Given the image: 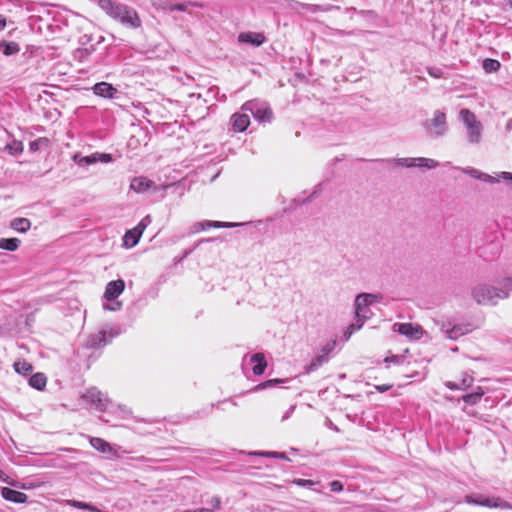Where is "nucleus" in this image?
I'll list each match as a JSON object with an SVG mask.
<instances>
[{
  "mask_svg": "<svg viewBox=\"0 0 512 512\" xmlns=\"http://www.w3.org/2000/svg\"><path fill=\"white\" fill-rule=\"evenodd\" d=\"M96 154L98 155L99 161H101V162L108 163L112 160V157L110 154H105V153H96Z\"/></svg>",
  "mask_w": 512,
  "mask_h": 512,
  "instance_id": "47",
  "label": "nucleus"
},
{
  "mask_svg": "<svg viewBox=\"0 0 512 512\" xmlns=\"http://www.w3.org/2000/svg\"><path fill=\"white\" fill-rule=\"evenodd\" d=\"M251 362L255 363L253 373L257 376L262 375L267 366V362L263 353H255L251 357Z\"/></svg>",
  "mask_w": 512,
  "mask_h": 512,
  "instance_id": "22",
  "label": "nucleus"
},
{
  "mask_svg": "<svg viewBox=\"0 0 512 512\" xmlns=\"http://www.w3.org/2000/svg\"><path fill=\"white\" fill-rule=\"evenodd\" d=\"M90 444L93 448H95L96 450H98L102 453L116 456V452L113 449V447L108 442H106L105 440H103L101 438H98V437L91 438Z\"/></svg>",
  "mask_w": 512,
  "mask_h": 512,
  "instance_id": "21",
  "label": "nucleus"
},
{
  "mask_svg": "<svg viewBox=\"0 0 512 512\" xmlns=\"http://www.w3.org/2000/svg\"><path fill=\"white\" fill-rule=\"evenodd\" d=\"M120 334L119 327H109L108 329L101 330L91 335L87 340V347L89 348H101L107 345L114 337Z\"/></svg>",
  "mask_w": 512,
  "mask_h": 512,
  "instance_id": "7",
  "label": "nucleus"
},
{
  "mask_svg": "<svg viewBox=\"0 0 512 512\" xmlns=\"http://www.w3.org/2000/svg\"><path fill=\"white\" fill-rule=\"evenodd\" d=\"M105 308L109 310H116V305H113V307L105 306Z\"/></svg>",
  "mask_w": 512,
  "mask_h": 512,
  "instance_id": "58",
  "label": "nucleus"
},
{
  "mask_svg": "<svg viewBox=\"0 0 512 512\" xmlns=\"http://www.w3.org/2000/svg\"><path fill=\"white\" fill-rule=\"evenodd\" d=\"M105 308L109 310H116V305H113V307L105 306Z\"/></svg>",
  "mask_w": 512,
  "mask_h": 512,
  "instance_id": "59",
  "label": "nucleus"
},
{
  "mask_svg": "<svg viewBox=\"0 0 512 512\" xmlns=\"http://www.w3.org/2000/svg\"><path fill=\"white\" fill-rule=\"evenodd\" d=\"M98 5L108 16L122 25L133 29L141 27L142 22L135 9L113 0H99Z\"/></svg>",
  "mask_w": 512,
  "mask_h": 512,
  "instance_id": "1",
  "label": "nucleus"
},
{
  "mask_svg": "<svg viewBox=\"0 0 512 512\" xmlns=\"http://www.w3.org/2000/svg\"><path fill=\"white\" fill-rule=\"evenodd\" d=\"M296 406L295 405H291L289 407V409L284 413V415L282 416V419L281 421H286L287 419H289L291 417V415L293 414L294 410H295Z\"/></svg>",
  "mask_w": 512,
  "mask_h": 512,
  "instance_id": "48",
  "label": "nucleus"
},
{
  "mask_svg": "<svg viewBox=\"0 0 512 512\" xmlns=\"http://www.w3.org/2000/svg\"><path fill=\"white\" fill-rule=\"evenodd\" d=\"M394 331L399 332L410 339H420L423 335V330L420 325H414L412 323H395L393 325Z\"/></svg>",
  "mask_w": 512,
  "mask_h": 512,
  "instance_id": "12",
  "label": "nucleus"
},
{
  "mask_svg": "<svg viewBox=\"0 0 512 512\" xmlns=\"http://www.w3.org/2000/svg\"><path fill=\"white\" fill-rule=\"evenodd\" d=\"M330 489L333 492H341L343 490V484L340 481L334 480L330 483Z\"/></svg>",
  "mask_w": 512,
  "mask_h": 512,
  "instance_id": "45",
  "label": "nucleus"
},
{
  "mask_svg": "<svg viewBox=\"0 0 512 512\" xmlns=\"http://www.w3.org/2000/svg\"><path fill=\"white\" fill-rule=\"evenodd\" d=\"M505 287L507 288L508 293L510 294V291H512V278L511 277L505 278Z\"/></svg>",
  "mask_w": 512,
  "mask_h": 512,
  "instance_id": "50",
  "label": "nucleus"
},
{
  "mask_svg": "<svg viewBox=\"0 0 512 512\" xmlns=\"http://www.w3.org/2000/svg\"><path fill=\"white\" fill-rule=\"evenodd\" d=\"M183 512H202L201 509H187V510H184Z\"/></svg>",
  "mask_w": 512,
  "mask_h": 512,
  "instance_id": "55",
  "label": "nucleus"
},
{
  "mask_svg": "<svg viewBox=\"0 0 512 512\" xmlns=\"http://www.w3.org/2000/svg\"><path fill=\"white\" fill-rule=\"evenodd\" d=\"M280 382H281V380H279V379H271V380L266 381V382L263 384V387L273 386V385H275V384H277V383H280Z\"/></svg>",
  "mask_w": 512,
  "mask_h": 512,
  "instance_id": "51",
  "label": "nucleus"
},
{
  "mask_svg": "<svg viewBox=\"0 0 512 512\" xmlns=\"http://www.w3.org/2000/svg\"><path fill=\"white\" fill-rule=\"evenodd\" d=\"M459 117L467 130V140L470 144H478L482 138L483 125L469 109H461Z\"/></svg>",
  "mask_w": 512,
  "mask_h": 512,
  "instance_id": "3",
  "label": "nucleus"
},
{
  "mask_svg": "<svg viewBox=\"0 0 512 512\" xmlns=\"http://www.w3.org/2000/svg\"><path fill=\"white\" fill-rule=\"evenodd\" d=\"M72 505L78 509H82V510H88L90 512H102L100 509H98L96 506L92 505V504H89V503H86V502H81V501H73L72 502Z\"/></svg>",
  "mask_w": 512,
  "mask_h": 512,
  "instance_id": "37",
  "label": "nucleus"
},
{
  "mask_svg": "<svg viewBox=\"0 0 512 512\" xmlns=\"http://www.w3.org/2000/svg\"><path fill=\"white\" fill-rule=\"evenodd\" d=\"M230 122L235 132H244L250 124V119L247 114L235 113L231 116Z\"/></svg>",
  "mask_w": 512,
  "mask_h": 512,
  "instance_id": "17",
  "label": "nucleus"
},
{
  "mask_svg": "<svg viewBox=\"0 0 512 512\" xmlns=\"http://www.w3.org/2000/svg\"><path fill=\"white\" fill-rule=\"evenodd\" d=\"M125 288V282L122 279H118L115 281H110L106 285V289L104 292V297L108 301H112L116 299L119 295L122 294Z\"/></svg>",
  "mask_w": 512,
  "mask_h": 512,
  "instance_id": "13",
  "label": "nucleus"
},
{
  "mask_svg": "<svg viewBox=\"0 0 512 512\" xmlns=\"http://www.w3.org/2000/svg\"><path fill=\"white\" fill-rule=\"evenodd\" d=\"M483 395L484 390L481 387H477L474 392L463 395L462 400L469 405H475L481 400Z\"/></svg>",
  "mask_w": 512,
  "mask_h": 512,
  "instance_id": "29",
  "label": "nucleus"
},
{
  "mask_svg": "<svg viewBox=\"0 0 512 512\" xmlns=\"http://www.w3.org/2000/svg\"><path fill=\"white\" fill-rule=\"evenodd\" d=\"M471 298L480 306H496L500 301L509 297L505 287V279L497 287L487 283H479L471 288Z\"/></svg>",
  "mask_w": 512,
  "mask_h": 512,
  "instance_id": "2",
  "label": "nucleus"
},
{
  "mask_svg": "<svg viewBox=\"0 0 512 512\" xmlns=\"http://www.w3.org/2000/svg\"><path fill=\"white\" fill-rule=\"evenodd\" d=\"M21 244L18 238H0V249L16 251Z\"/></svg>",
  "mask_w": 512,
  "mask_h": 512,
  "instance_id": "30",
  "label": "nucleus"
},
{
  "mask_svg": "<svg viewBox=\"0 0 512 512\" xmlns=\"http://www.w3.org/2000/svg\"><path fill=\"white\" fill-rule=\"evenodd\" d=\"M47 378L43 373H36L29 379V385L37 390H43L46 386Z\"/></svg>",
  "mask_w": 512,
  "mask_h": 512,
  "instance_id": "28",
  "label": "nucleus"
},
{
  "mask_svg": "<svg viewBox=\"0 0 512 512\" xmlns=\"http://www.w3.org/2000/svg\"><path fill=\"white\" fill-rule=\"evenodd\" d=\"M242 110L250 112L259 122H271L273 112L269 105L260 100H250L243 104Z\"/></svg>",
  "mask_w": 512,
  "mask_h": 512,
  "instance_id": "6",
  "label": "nucleus"
},
{
  "mask_svg": "<svg viewBox=\"0 0 512 512\" xmlns=\"http://www.w3.org/2000/svg\"><path fill=\"white\" fill-rule=\"evenodd\" d=\"M392 161H394L397 165L402 166V167H407V168L415 167V163H414L415 161H414V158H412V157L397 158V159H393Z\"/></svg>",
  "mask_w": 512,
  "mask_h": 512,
  "instance_id": "38",
  "label": "nucleus"
},
{
  "mask_svg": "<svg viewBox=\"0 0 512 512\" xmlns=\"http://www.w3.org/2000/svg\"><path fill=\"white\" fill-rule=\"evenodd\" d=\"M414 161L415 167L418 168L434 169L439 166V162L431 158L416 157Z\"/></svg>",
  "mask_w": 512,
  "mask_h": 512,
  "instance_id": "31",
  "label": "nucleus"
},
{
  "mask_svg": "<svg viewBox=\"0 0 512 512\" xmlns=\"http://www.w3.org/2000/svg\"><path fill=\"white\" fill-rule=\"evenodd\" d=\"M469 504L484 506L488 508H498L502 510H512V504L500 497H481L474 498L471 495H467L465 498Z\"/></svg>",
  "mask_w": 512,
  "mask_h": 512,
  "instance_id": "9",
  "label": "nucleus"
},
{
  "mask_svg": "<svg viewBox=\"0 0 512 512\" xmlns=\"http://www.w3.org/2000/svg\"><path fill=\"white\" fill-rule=\"evenodd\" d=\"M0 479L5 482V483H8L10 485H13L15 486V482L14 481H10L9 478L7 476H5L3 473H2V476H0Z\"/></svg>",
  "mask_w": 512,
  "mask_h": 512,
  "instance_id": "52",
  "label": "nucleus"
},
{
  "mask_svg": "<svg viewBox=\"0 0 512 512\" xmlns=\"http://www.w3.org/2000/svg\"><path fill=\"white\" fill-rule=\"evenodd\" d=\"M266 38L262 33L257 32H242L238 36L240 43L249 44L254 47H258L265 42Z\"/></svg>",
  "mask_w": 512,
  "mask_h": 512,
  "instance_id": "15",
  "label": "nucleus"
},
{
  "mask_svg": "<svg viewBox=\"0 0 512 512\" xmlns=\"http://www.w3.org/2000/svg\"><path fill=\"white\" fill-rule=\"evenodd\" d=\"M507 129H512V118L507 123Z\"/></svg>",
  "mask_w": 512,
  "mask_h": 512,
  "instance_id": "57",
  "label": "nucleus"
},
{
  "mask_svg": "<svg viewBox=\"0 0 512 512\" xmlns=\"http://www.w3.org/2000/svg\"><path fill=\"white\" fill-rule=\"evenodd\" d=\"M10 228L19 233H26L31 228V221L28 218H14L10 222Z\"/></svg>",
  "mask_w": 512,
  "mask_h": 512,
  "instance_id": "23",
  "label": "nucleus"
},
{
  "mask_svg": "<svg viewBox=\"0 0 512 512\" xmlns=\"http://www.w3.org/2000/svg\"><path fill=\"white\" fill-rule=\"evenodd\" d=\"M456 169L460 170L462 173H464L466 175H469L472 178H475V179H478L480 181L490 183V184L499 182V178H501L503 180H512L511 172L503 171V172L499 173L497 177H495V176L484 173V172H482L476 168H473V167H465V168L456 167Z\"/></svg>",
  "mask_w": 512,
  "mask_h": 512,
  "instance_id": "8",
  "label": "nucleus"
},
{
  "mask_svg": "<svg viewBox=\"0 0 512 512\" xmlns=\"http://www.w3.org/2000/svg\"><path fill=\"white\" fill-rule=\"evenodd\" d=\"M382 300L381 294H373V293H361L358 294L354 301V309L356 316H363L367 314V308L377 302Z\"/></svg>",
  "mask_w": 512,
  "mask_h": 512,
  "instance_id": "10",
  "label": "nucleus"
},
{
  "mask_svg": "<svg viewBox=\"0 0 512 512\" xmlns=\"http://www.w3.org/2000/svg\"><path fill=\"white\" fill-rule=\"evenodd\" d=\"M73 160L75 163L78 164V166L86 167V166L93 165V164L97 163L99 161V158H98V155L95 153L91 154L89 156H81L79 154H75L73 156Z\"/></svg>",
  "mask_w": 512,
  "mask_h": 512,
  "instance_id": "27",
  "label": "nucleus"
},
{
  "mask_svg": "<svg viewBox=\"0 0 512 512\" xmlns=\"http://www.w3.org/2000/svg\"><path fill=\"white\" fill-rule=\"evenodd\" d=\"M391 387H392L391 385H387V384L375 386L376 390L381 393L388 391L389 389H391Z\"/></svg>",
  "mask_w": 512,
  "mask_h": 512,
  "instance_id": "49",
  "label": "nucleus"
},
{
  "mask_svg": "<svg viewBox=\"0 0 512 512\" xmlns=\"http://www.w3.org/2000/svg\"><path fill=\"white\" fill-rule=\"evenodd\" d=\"M23 143L18 140H12L8 144H6L4 150L7 151L11 155H19L23 152Z\"/></svg>",
  "mask_w": 512,
  "mask_h": 512,
  "instance_id": "32",
  "label": "nucleus"
},
{
  "mask_svg": "<svg viewBox=\"0 0 512 512\" xmlns=\"http://www.w3.org/2000/svg\"><path fill=\"white\" fill-rule=\"evenodd\" d=\"M473 382H474L473 377L471 375H469L468 373H464L462 375L460 383H456L453 381H447V382H445V386L451 390H466L472 386Z\"/></svg>",
  "mask_w": 512,
  "mask_h": 512,
  "instance_id": "20",
  "label": "nucleus"
},
{
  "mask_svg": "<svg viewBox=\"0 0 512 512\" xmlns=\"http://www.w3.org/2000/svg\"><path fill=\"white\" fill-rule=\"evenodd\" d=\"M82 398L92 404L98 411H105L107 409L109 399L96 387L89 388Z\"/></svg>",
  "mask_w": 512,
  "mask_h": 512,
  "instance_id": "11",
  "label": "nucleus"
},
{
  "mask_svg": "<svg viewBox=\"0 0 512 512\" xmlns=\"http://www.w3.org/2000/svg\"><path fill=\"white\" fill-rule=\"evenodd\" d=\"M0 51L5 56H11V55H15V54L19 53L20 46L16 42H13V41L8 42L5 40H2V41H0Z\"/></svg>",
  "mask_w": 512,
  "mask_h": 512,
  "instance_id": "25",
  "label": "nucleus"
},
{
  "mask_svg": "<svg viewBox=\"0 0 512 512\" xmlns=\"http://www.w3.org/2000/svg\"><path fill=\"white\" fill-rule=\"evenodd\" d=\"M428 74L434 78H441L443 76V71L438 67H429Z\"/></svg>",
  "mask_w": 512,
  "mask_h": 512,
  "instance_id": "44",
  "label": "nucleus"
},
{
  "mask_svg": "<svg viewBox=\"0 0 512 512\" xmlns=\"http://www.w3.org/2000/svg\"><path fill=\"white\" fill-rule=\"evenodd\" d=\"M5 27H6V19L0 18V31L4 30Z\"/></svg>",
  "mask_w": 512,
  "mask_h": 512,
  "instance_id": "54",
  "label": "nucleus"
},
{
  "mask_svg": "<svg viewBox=\"0 0 512 512\" xmlns=\"http://www.w3.org/2000/svg\"><path fill=\"white\" fill-rule=\"evenodd\" d=\"M49 143V140L45 137L38 138L29 144V148L32 152H36L41 149L43 146H47Z\"/></svg>",
  "mask_w": 512,
  "mask_h": 512,
  "instance_id": "36",
  "label": "nucleus"
},
{
  "mask_svg": "<svg viewBox=\"0 0 512 512\" xmlns=\"http://www.w3.org/2000/svg\"><path fill=\"white\" fill-rule=\"evenodd\" d=\"M330 350H331V348H327L325 354L315 357L309 365V370L314 371V370L318 369L323 363L327 362L328 361L327 353Z\"/></svg>",
  "mask_w": 512,
  "mask_h": 512,
  "instance_id": "33",
  "label": "nucleus"
},
{
  "mask_svg": "<svg viewBox=\"0 0 512 512\" xmlns=\"http://www.w3.org/2000/svg\"><path fill=\"white\" fill-rule=\"evenodd\" d=\"M436 326L439 327L440 331L451 340H457L458 338L471 333L475 327L472 323H460L452 325L450 322L434 320Z\"/></svg>",
  "mask_w": 512,
  "mask_h": 512,
  "instance_id": "5",
  "label": "nucleus"
},
{
  "mask_svg": "<svg viewBox=\"0 0 512 512\" xmlns=\"http://www.w3.org/2000/svg\"><path fill=\"white\" fill-rule=\"evenodd\" d=\"M293 483L296 484L297 486L307 487V488H310L315 484L314 481L306 480V479H295L293 481Z\"/></svg>",
  "mask_w": 512,
  "mask_h": 512,
  "instance_id": "43",
  "label": "nucleus"
},
{
  "mask_svg": "<svg viewBox=\"0 0 512 512\" xmlns=\"http://www.w3.org/2000/svg\"><path fill=\"white\" fill-rule=\"evenodd\" d=\"M239 225H240L239 223H233V222H220V221L206 220V221L195 223L192 227V232L196 233L201 230H205V229L212 228V227L213 228H232V227H236Z\"/></svg>",
  "mask_w": 512,
  "mask_h": 512,
  "instance_id": "14",
  "label": "nucleus"
},
{
  "mask_svg": "<svg viewBox=\"0 0 512 512\" xmlns=\"http://www.w3.org/2000/svg\"><path fill=\"white\" fill-rule=\"evenodd\" d=\"M253 454L263 456V457H272V458L288 460V457L284 453H280V452H255Z\"/></svg>",
  "mask_w": 512,
  "mask_h": 512,
  "instance_id": "39",
  "label": "nucleus"
},
{
  "mask_svg": "<svg viewBox=\"0 0 512 512\" xmlns=\"http://www.w3.org/2000/svg\"><path fill=\"white\" fill-rule=\"evenodd\" d=\"M141 235V231L135 228L127 231L123 239L124 245L128 248L134 247L139 242Z\"/></svg>",
  "mask_w": 512,
  "mask_h": 512,
  "instance_id": "26",
  "label": "nucleus"
},
{
  "mask_svg": "<svg viewBox=\"0 0 512 512\" xmlns=\"http://www.w3.org/2000/svg\"><path fill=\"white\" fill-rule=\"evenodd\" d=\"M426 133L432 138H440L446 135L448 124L446 114L441 110H435L433 116L423 123Z\"/></svg>",
  "mask_w": 512,
  "mask_h": 512,
  "instance_id": "4",
  "label": "nucleus"
},
{
  "mask_svg": "<svg viewBox=\"0 0 512 512\" xmlns=\"http://www.w3.org/2000/svg\"><path fill=\"white\" fill-rule=\"evenodd\" d=\"M202 512H214L213 509H209V508H200Z\"/></svg>",
  "mask_w": 512,
  "mask_h": 512,
  "instance_id": "56",
  "label": "nucleus"
},
{
  "mask_svg": "<svg viewBox=\"0 0 512 512\" xmlns=\"http://www.w3.org/2000/svg\"><path fill=\"white\" fill-rule=\"evenodd\" d=\"M154 186V182L146 177H134L130 183V189L136 193H144Z\"/></svg>",
  "mask_w": 512,
  "mask_h": 512,
  "instance_id": "18",
  "label": "nucleus"
},
{
  "mask_svg": "<svg viewBox=\"0 0 512 512\" xmlns=\"http://www.w3.org/2000/svg\"><path fill=\"white\" fill-rule=\"evenodd\" d=\"M303 8L309 12L315 13L317 11H327L328 7H322L316 4H304Z\"/></svg>",
  "mask_w": 512,
  "mask_h": 512,
  "instance_id": "40",
  "label": "nucleus"
},
{
  "mask_svg": "<svg viewBox=\"0 0 512 512\" xmlns=\"http://www.w3.org/2000/svg\"><path fill=\"white\" fill-rule=\"evenodd\" d=\"M209 503L213 510H219L221 508V500L217 496H214Z\"/></svg>",
  "mask_w": 512,
  "mask_h": 512,
  "instance_id": "46",
  "label": "nucleus"
},
{
  "mask_svg": "<svg viewBox=\"0 0 512 512\" xmlns=\"http://www.w3.org/2000/svg\"><path fill=\"white\" fill-rule=\"evenodd\" d=\"M355 319H356V322L353 323V324H350L347 327L346 331L344 332V337H345L346 340H348L354 332H356V331H358V330H360L362 328V326L364 325L365 321L369 319V315H363V316H361V315L356 316L355 315Z\"/></svg>",
  "mask_w": 512,
  "mask_h": 512,
  "instance_id": "24",
  "label": "nucleus"
},
{
  "mask_svg": "<svg viewBox=\"0 0 512 512\" xmlns=\"http://www.w3.org/2000/svg\"><path fill=\"white\" fill-rule=\"evenodd\" d=\"M400 360V358L398 356H392V357H387L385 358V362L388 363V362H396L398 363Z\"/></svg>",
  "mask_w": 512,
  "mask_h": 512,
  "instance_id": "53",
  "label": "nucleus"
},
{
  "mask_svg": "<svg viewBox=\"0 0 512 512\" xmlns=\"http://www.w3.org/2000/svg\"><path fill=\"white\" fill-rule=\"evenodd\" d=\"M95 95L104 98H113L117 93V89L107 82H100L92 87Z\"/></svg>",
  "mask_w": 512,
  "mask_h": 512,
  "instance_id": "19",
  "label": "nucleus"
},
{
  "mask_svg": "<svg viewBox=\"0 0 512 512\" xmlns=\"http://www.w3.org/2000/svg\"><path fill=\"white\" fill-rule=\"evenodd\" d=\"M14 369L19 374L27 375L32 371V365L25 361H17L14 363Z\"/></svg>",
  "mask_w": 512,
  "mask_h": 512,
  "instance_id": "35",
  "label": "nucleus"
},
{
  "mask_svg": "<svg viewBox=\"0 0 512 512\" xmlns=\"http://www.w3.org/2000/svg\"><path fill=\"white\" fill-rule=\"evenodd\" d=\"M1 496L10 502L13 503H26L28 500V496L20 491L8 488V487H2L0 489Z\"/></svg>",
  "mask_w": 512,
  "mask_h": 512,
  "instance_id": "16",
  "label": "nucleus"
},
{
  "mask_svg": "<svg viewBox=\"0 0 512 512\" xmlns=\"http://www.w3.org/2000/svg\"><path fill=\"white\" fill-rule=\"evenodd\" d=\"M151 223V217L149 215L145 216L140 223L135 227L136 230H140L141 234L145 230L148 224Z\"/></svg>",
  "mask_w": 512,
  "mask_h": 512,
  "instance_id": "41",
  "label": "nucleus"
},
{
  "mask_svg": "<svg viewBox=\"0 0 512 512\" xmlns=\"http://www.w3.org/2000/svg\"><path fill=\"white\" fill-rule=\"evenodd\" d=\"M500 68V62L495 59L487 58L483 61V69L487 73H492L498 71Z\"/></svg>",
  "mask_w": 512,
  "mask_h": 512,
  "instance_id": "34",
  "label": "nucleus"
},
{
  "mask_svg": "<svg viewBox=\"0 0 512 512\" xmlns=\"http://www.w3.org/2000/svg\"><path fill=\"white\" fill-rule=\"evenodd\" d=\"M191 3H179V4H170L168 6L169 10L170 11H174V10H177V11H186L188 6L190 5Z\"/></svg>",
  "mask_w": 512,
  "mask_h": 512,
  "instance_id": "42",
  "label": "nucleus"
}]
</instances>
